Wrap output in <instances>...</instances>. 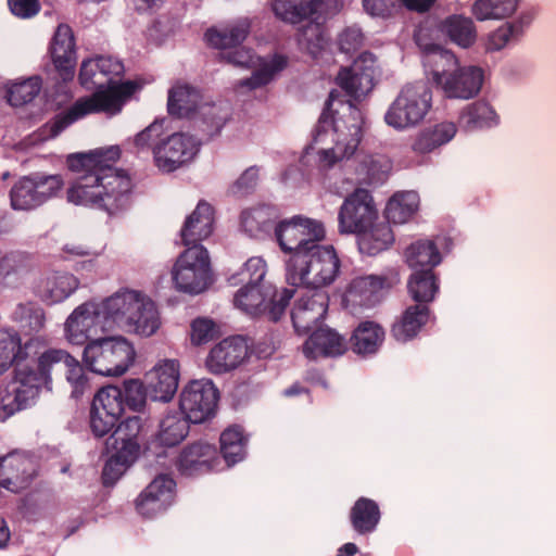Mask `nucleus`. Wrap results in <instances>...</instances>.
I'll list each match as a JSON object with an SVG mask.
<instances>
[{
  "mask_svg": "<svg viewBox=\"0 0 556 556\" xmlns=\"http://www.w3.org/2000/svg\"><path fill=\"white\" fill-rule=\"evenodd\" d=\"M375 55L364 52L355 60L352 67L342 68L337 76V84L346 96L359 99L366 96L374 87Z\"/></svg>",
  "mask_w": 556,
  "mask_h": 556,
  "instance_id": "obj_21",
  "label": "nucleus"
},
{
  "mask_svg": "<svg viewBox=\"0 0 556 556\" xmlns=\"http://www.w3.org/2000/svg\"><path fill=\"white\" fill-rule=\"evenodd\" d=\"M214 323L207 318H198L191 324V341L195 345L206 343L213 339Z\"/></svg>",
  "mask_w": 556,
  "mask_h": 556,
  "instance_id": "obj_63",
  "label": "nucleus"
},
{
  "mask_svg": "<svg viewBox=\"0 0 556 556\" xmlns=\"http://www.w3.org/2000/svg\"><path fill=\"white\" fill-rule=\"evenodd\" d=\"M364 45V35L359 28L348 27L339 37L340 50L346 54H352L359 50Z\"/></svg>",
  "mask_w": 556,
  "mask_h": 556,
  "instance_id": "obj_62",
  "label": "nucleus"
},
{
  "mask_svg": "<svg viewBox=\"0 0 556 556\" xmlns=\"http://www.w3.org/2000/svg\"><path fill=\"white\" fill-rule=\"evenodd\" d=\"M135 349L123 337H106L89 341L84 350V362L101 376H121L135 359Z\"/></svg>",
  "mask_w": 556,
  "mask_h": 556,
  "instance_id": "obj_7",
  "label": "nucleus"
},
{
  "mask_svg": "<svg viewBox=\"0 0 556 556\" xmlns=\"http://www.w3.org/2000/svg\"><path fill=\"white\" fill-rule=\"evenodd\" d=\"M440 30L453 43L462 47H471L477 39V29L470 17L453 14L444 18L440 24Z\"/></svg>",
  "mask_w": 556,
  "mask_h": 556,
  "instance_id": "obj_39",
  "label": "nucleus"
},
{
  "mask_svg": "<svg viewBox=\"0 0 556 556\" xmlns=\"http://www.w3.org/2000/svg\"><path fill=\"white\" fill-rule=\"evenodd\" d=\"M362 112L350 101L344 102L340 91H330L314 136V141L318 142L329 129L333 132L334 146L318 153L321 164L331 167L355 153L362 140Z\"/></svg>",
  "mask_w": 556,
  "mask_h": 556,
  "instance_id": "obj_2",
  "label": "nucleus"
},
{
  "mask_svg": "<svg viewBox=\"0 0 556 556\" xmlns=\"http://www.w3.org/2000/svg\"><path fill=\"white\" fill-rule=\"evenodd\" d=\"M121 154L118 146L70 154L66 165L77 176L67 189V201L100 208L110 215L127 208L134 186L129 175L115 167Z\"/></svg>",
  "mask_w": 556,
  "mask_h": 556,
  "instance_id": "obj_1",
  "label": "nucleus"
},
{
  "mask_svg": "<svg viewBox=\"0 0 556 556\" xmlns=\"http://www.w3.org/2000/svg\"><path fill=\"white\" fill-rule=\"evenodd\" d=\"M286 267V278H306L309 274L314 278H337L340 260L333 247H321L317 242L309 252L290 256Z\"/></svg>",
  "mask_w": 556,
  "mask_h": 556,
  "instance_id": "obj_14",
  "label": "nucleus"
},
{
  "mask_svg": "<svg viewBox=\"0 0 556 556\" xmlns=\"http://www.w3.org/2000/svg\"><path fill=\"white\" fill-rule=\"evenodd\" d=\"M258 180V169L256 166H251L233 184L232 192L235 194L243 195L251 192Z\"/></svg>",
  "mask_w": 556,
  "mask_h": 556,
  "instance_id": "obj_64",
  "label": "nucleus"
},
{
  "mask_svg": "<svg viewBox=\"0 0 556 556\" xmlns=\"http://www.w3.org/2000/svg\"><path fill=\"white\" fill-rule=\"evenodd\" d=\"M144 295L140 291L125 289L101 301L100 306L102 314H104L106 328L125 331L135 313H138Z\"/></svg>",
  "mask_w": 556,
  "mask_h": 556,
  "instance_id": "obj_19",
  "label": "nucleus"
},
{
  "mask_svg": "<svg viewBox=\"0 0 556 556\" xmlns=\"http://www.w3.org/2000/svg\"><path fill=\"white\" fill-rule=\"evenodd\" d=\"M519 0H477L472 13L479 21L505 18L517 9Z\"/></svg>",
  "mask_w": 556,
  "mask_h": 556,
  "instance_id": "obj_52",
  "label": "nucleus"
},
{
  "mask_svg": "<svg viewBox=\"0 0 556 556\" xmlns=\"http://www.w3.org/2000/svg\"><path fill=\"white\" fill-rule=\"evenodd\" d=\"M34 340L29 339L24 345L16 332L1 329L0 330V374L7 371L12 365L15 366L14 381L8 387V395H1V403L5 410L10 414L28 406L22 404L16 399L17 390L25 388L23 378L30 372L37 370L29 369L24 362L28 357V351L33 346Z\"/></svg>",
  "mask_w": 556,
  "mask_h": 556,
  "instance_id": "obj_8",
  "label": "nucleus"
},
{
  "mask_svg": "<svg viewBox=\"0 0 556 556\" xmlns=\"http://www.w3.org/2000/svg\"><path fill=\"white\" fill-rule=\"evenodd\" d=\"M144 379L150 400L168 402L178 388L179 364L173 359L161 361L146 374Z\"/></svg>",
  "mask_w": 556,
  "mask_h": 556,
  "instance_id": "obj_23",
  "label": "nucleus"
},
{
  "mask_svg": "<svg viewBox=\"0 0 556 556\" xmlns=\"http://www.w3.org/2000/svg\"><path fill=\"white\" fill-rule=\"evenodd\" d=\"M64 186L61 175L35 173L20 178L11 188L10 200L14 210L36 208L53 198Z\"/></svg>",
  "mask_w": 556,
  "mask_h": 556,
  "instance_id": "obj_13",
  "label": "nucleus"
},
{
  "mask_svg": "<svg viewBox=\"0 0 556 556\" xmlns=\"http://www.w3.org/2000/svg\"><path fill=\"white\" fill-rule=\"evenodd\" d=\"M218 391L210 379L190 381L181 391L179 406L185 417L200 424L215 413Z\"/></svg>",
  "mask_w": 556,
  "mask_h": 556,
  "instance_id": "obj_15",
  "label": "nucleus"
},
{
  "mask_svg": "<svg viewBox=\"0 0 556 556\" xmlns=\"http://www.w3.org/2000/svg\"><path fill=\"white\" fill-rule=\"evenodd\" d=\"M361 169L369 185H380L388 178L391 162L384 155H366L361 162Z\"/></svg>",
  "mask_w": 556,
  "mask_h": 556,
  "instance_id": "obj_56",
  "label": "nucleus"
},
{
  "mask_svg": "<svg viewBox=\"0 0 556 556\" xmlns=\"http://www.w3.org/2000/svg\"><path fill=\"white\" fill-rule=\"evenodd\" d=\"M380 520L377 503L367 497H361L351 510V522L354 530L361 534L371 532Z\"/></svg>",
  "mask_w": 556,
  "mask_h": 556,
  "instance_id": "obj_44",
  "label": "nucleus"
},
{
  "mask_svg": "<svg viewBox=\"0 0 556 556\" xmlns=\"http://www.w3.org/2000/svg\"><path fill=\"white\" fill-rule=\"evenodd\" d=\"M143 424L139 416L128 417L121 422L112 434L114 445L126 450L130 456H138L139 442L138 438L142 431Z\"/></svg>",
  "mask_w": 556,
  "mask_h": 556,
  "instance_id": "obj_45",
  "label": "nucleus"
},
{
  "mask_svg": "<svg viewBox=\"0 0 556 556\" xmlns=\"http://www.w3.org/2000/svg\"><path fill=\"white\" fill-rule=\"evenodd\" d=\"M164 121L155 119L152 124L138 132L134 138V144L138 151L152 150L154 154V147L165 138Z\"/></svg>",
  "mask_w": 556,
  "mask_h": 556,
  "instance_id": "obj_59",
  "label": "nucleus"
},
{
  "mask_svg": "<svg viewBox=\"0 0 556 556\" xmlns=\"http://www.w3.org/2000/svg\"><path fill=\"white\" fill-rule=\"evenodd\" d=\"M344 351L343 338L329 328L316 329L303 345L304 355L311 359L320 356H338L343 354Z\"/></svg>",
  "mask_w": 556,
  "mask_h": 556,
  "instance_id": "obj_33",
  "label": "nucleus"
},
{
  "mask_svg": "<svg viewBox=\"0 0 556 556\" xmlns=\"http://www.w3.org/2000/svg\"><path fill=\"white\" fill-rule=\"evenodd\" d=\"M124 71V64L119 60L112 56H97L81 63L78 79L85 87L89 84L98 87L104 84L108 87L117 86L113 78L123 75Z\"/></svg>",
  "mask_w": 556,
  "mask_h": 556,
  "instance_id": "obj_28",
  "label": "nucleus"
},
{
  "mask_svg": "<svg viewBox=\"0 0 556 556\" xmlns=\"http://www.w3.org/2000/svg\"><path fill=\"white\" fill-rule=\"evenodd\" d=\"M500 117L485 101H475L466 105L458 117L459 126L468 131L491 128L498 124Z\"/></svg>",
  "mask_w": 556,
  "mask_h": 556,
  "instance_id": "obj_38",
  "label": "nucleus"
},
{
  "mask_svg": "<svg viewBox=\"0 0 556 556\" xmlns=\"http://www.w3.org/2000/svg\"><path fill=\"white\" fill-rule=\"evenodd\" d=\"M407 265L414 270L409 278H435L433 269L442 256L438 247L430 240H418L405 251Z\"/></svg>",
  "mask_w": 556,
  "mask_h": 556,
  "instance_id": "obj_29",
  "label": "nucleus"
},
{
  "mask_svg": "<svg viewBox=\"0 0 556 556\" xmlns=\"http://www.w3.org/2000/svg\"><path fill=\"white\" fill-rule=\"evenodd\" d=\"M408 293L418 303L431 302L439 291L437 280H408Z\"/></svg>",
  "mask_w": 556,
  "mask_h": 556,
  "instance_id": "obj_60",
  "label": "nucleus"
},
{
  "mask_svg": "<svg viewBox=\"0 0 556 556\" xmlns=\"http://www.w3.org/2000/svg\"><path fill=\"white\" fill-rule=\"evenodd\" d=\"M174 489L175 481L168 475L157 476L137 498L138 513L152 518L164 511L173 503Z\"/></svg>",
  "mask_w": 556,
  "mask_h": 556,
  "instance_id": "obj_24",
  "label": "nucleus"
},
{
  "mask_svg": "<svg viewBox=\"0 0 556 556\" xmlns=\"http://www.w3.org/2000/svg\"><path fill=\"white\" fill-rule=\"evenodd\" d=\"M390 288L389 280H352L343 296L348 305L372 306L384 295Z\"/></svg>",
  "mask_w": 556,
  "mask_h": 556,
  "instance_id": "obj_35",
  "label": "nucleus"
},
{
  "mask_svg": "<svg viewBox=\"0 0 556 556\" xmlns=\"http://www.w3.org/2000/svg\"><path fill=\"white\" fill-rule=\"evenodd\" d=\"M245 444L247 438L239 426H231L220 434V452L228 466L244 458Z\"/></svg>",
  "mask_w": 556,
  "mask_h": 556,
  "instance_id": "obj_47",
  "label": "nucleus"
},
{
  "mask_svg": "<svg viewBox=\"0 0 556 556\" xmlns=\"http://www.w3.org/2000/svg\"><path fill=\"white\" fill-rule=\"evenodd\" d=\"M138 89L139 85L132 80L99 88L92 94L77 99L66 111L58 114L51 126V132L56 136L76 121L90 114L118 113L124 102Z\"/></svg>",
  "mask_w": 556,
  "mask_h": 556,
  "instance_id": "obj_5",
  "label": "nucleus"
},
{
  "mask_svg": "<svg viewBox=\"0 0 556 556\" xmlns=\"http://www.w3.org/2000/svg\"><path fill=\"white\" fill-rule=\"evenodd\" d=\"M293 295L294 286L278 288L270 280H250L237 291L233 304L248 315H264L277 321Z\"/></svg>",
  "mask_w": 556,
  "mask_h": 556,
  "instance_id": "obj_6",
  "label": "nucleus"
},
{
  "mask_svg": "<svg viewBox=\"0 0 556 556\" xmlns=\"http://www.w3.org/2000/svg\"><path fill=\"white\" fill-rule=\"evenodd\" d=\"M456 131L457 128L454 123H440L433 128L425 129L419 132L412 144V149L416 153H429L452 140Z\"/></svg>",
  "mask_w": 556,
  "mask_h": 556,
  "instance_id": "obj_42",
  "label": "nucleus"
},
{
  "mask_svg": "<svg viewBox=\"0 0 556 556\" xmlns=\"http://www.w3.org/2000/svg\"><path fill=\"white\" fill-rule=\"evenodd\" d=\"M529 16H521L518 21L505 23L493 31L488 41V49L498 51L510 42H517L523 35L525 28L530 24Z\"/></svg>",
  "mask_w": 556,
  "mask_h": 556,
  "instance_id": "obj_51",
  "label": "nucleus"
},
{
  "mask_svg": "<svg viewBox=\"0 0 556 556\" xmlns=\"http://www.w3.org/2000/svg\"><path fill=\"white\" fill-rule=\"evenodd\" d=\"M341 5V0H275L273 10L280 20L298 24L306 18L318 20L321 15L333 14Z\"/></svg>",
  "mask_w": 556,
  "mask_h": 556,
  "instance_id": "obj_20",
  "label": "nucleus"
},
{
  "mask_svg": "<svg viewBox=\"0 0 556 556\" xmlns=\"http://www.w3.org/2000/svg\"><path fill=\"white\" fill-rule=\"evenodd\" d=\"M250 33V23L245 20L239 21L220 30L210 28L205 33V38L210 46L226 51L238 46L247 39Z\"/></svg>",
  "mask_w": 556,
  "mask_h": 556,
  "instance_id": "obj_40",
  "label": "nucleus"
},
{
  "mask_svg": "<svg viewBox=\"0 0 556 556\" xmlns=\"http://www.w3.org/2000/svg\"><path fill=\"white\" fill-rule=\"evenodd\" d=\"M118 417L108 412H100V409H90V427L96 437H104L110 433L118 421Z\"/></svg>",
  "mask_w": 556,
  "mask_h": 556,
  "instance_id": "obj_61",
  "label": "nucleus"
},
{
  "mask_svg": "<svg viewBox=\"0 0 556 556\" xmlns=\"http://www.w3.org/2000/svg\"><path fill=\"white\" fill-rule=\"evenodd\" d=\"M189 422L185 416L179 414L167 415L160 424L159 442L166 446L177 445L187 437Z\"/></svg>",
  "mask_w": 556,
  "mask_h": 556,
  "instance_id": "obj_50",
  "label": "nucleus"
},
{
  "mask_svg": "<svg viewBox=\"0 0 556 556\" xmlns=\"http://www.w3.org/2000/svg\"><path fill=\"white\" fill-rule=\"evenodd\" d=\"M426 53L428 62L434 66L433 80L442 87L446 97L470 99L479 93L484 79L480 67H460L455 54L439 45L427 46Z\"/></svg>",
  "mask_w": 556,
  "mask_h": 556,
  "instance_id": "obj_4",
  "label": "nucleus"
},
{
  "mask_svg": "<svg viewBox=\"0 0 556 556\" xmlns=\"http://www.w3.org/2000/svg\"><path fill=\"white\" fill-rule=\"evenodd\" d=\"M275 237L280 249L292 256L314 249L325 238V228L319 220L295 215L276 225Z\"/></svg>",
  "mask_w": 556,
  "mask_h": 556,
  "instance_id": "obj_11",
  "label": "nucleus"
},
{
  "mask_svg": "<svg viewBox=\"0 0 556 556\" xmlns=\"http://www.w3.org/2000/svg\"><path fill=\"white\" fill-rule=\"evenodd\" d=\"M214 222L213 206L204 200L199 201L180 230L182 244L190 245L207 239L214 230Z\"/></svg>",
  "mask_w": 556,
  "mask_h": 556,
  "instance_id": "obj_31",
  "label": "nucleus"
},
{
  "mask_svg": "<svg viewBox=\"0 0 556 556\" xmlns=\"http://www.w3.org/2000/svg\"><path fill=\"white\" fill-rule=\"evenodd\" d=\"M119 388L123 391L125 406L135 412H139L144 407L146 401L149 397L147 384H143L139 379H128Z\"/></svg>",
  "mask_w": 556,
  "mask_h": 556,
  "instance_id": "obj_58",
  "label": "nucleus"
},
{
  "mask_svg": "<svg viewBox=\"0 0 556 556\" xmlns=\"http://www.w3.org/2000/svg\"><path fill=\"white\" fill-rule=\"evenodd\" d=\"M91 406L119 418L125 409L122 389L116 386L101 388L96 393Z\"/></svg>",
  "mask_w": 556,
  "mask_h": 556,
  "instance_id": "obj_53",
  "label": "nucleus"
},
{
  "mask_svg": "<svg viewBox=\"0 0 556 556\" xmlns=\"http://www.w3.org/2000/svg\"><path fill=\"white\" fill-rule=\"evenodd\" d=\"M432 104V91L425 81L404 86L389 106L384 121L397 130L414 127L421 123Z\"/></svg>",
  "mask_w": 556,
  "mask_h": 556,
  "instance_id": "obj_9",
  "label": "nucleus"
},
{
  "mask_svg": "<svg viewBox=\"0 0 556 556\" xmlns=\"http://www.w3.org/2000/svg\"><path fill=\"white\" fill-rule=\"evenodd\" d=\"M78 289V280H39L37 295L48 305L61 303Z\"/></svg>",
  "mask_w": 556,
  "mask_h": 556,
  "instance_id": "obj_49",
  "label": "nucleus"
},
{
  "mask_svg": "<svg viewBox=\"0 0 556 556\" xmlns=\"http://www.w3.org/2000/svg\"><path fill=\"white\" fill-rule=\"evenodd\" d=\"M115 448L116 453L106 460L103 467L102 480L104 485L114 484L137 458V456H130L126 450L116 445Z\"/></svg>",
  "mask_w": 556,
  "mask_h": 556,
  "instance_id": "obj_55",
  "label": "nucleus"
},
{
  "mask_svg": "<svg viewBox=\"0 0 556 556\" xmlns=\"http://www.w3.org/2000/svg\"><path fill=\"white\" fill-rule=\"evenodd\" d=\"M384 339L383 329L371 321L362 323L352 337L353 350L357 354H372Z\"/></svg>",
  "mask_w": 556,
  "mask_h": 556,
  "instance_id": "obj_46",
  "label": "nucleus"
},
{
  "mask_svg": "<svg viewBox=\"0 0 556 556\" xmlns=\"http://www.w3.org/2000/svg\"><path fill=\"white\" fill-rule=\"evenodd\" d=\"M429 314V308L426 305L408 306L402 318L393 325V337L400 342L413 339L428 321Z\"/></svg>",
  "mask_w": 556,
  "mask_h": 556,
  "instance_id": "obj_41",
  "label": "nucleus"
},
{
  "mask_svg": "<svg viewBox=\"0 0 556 556\" xmlns=\"http://www.w3.org/2000/svg\"><path fill=\"white\" fill-rule=\"evenodd\" d=\"M52 62L63 80L74 77L76 65L75 39L72 28L66 24L56 27L50 45Z\"/></svg>",
  "mask_w": 556,
  "mask_h": 556,
  "instance_id": "obj_26",
  "label": "nucleus"
},
{
  "mask_svg": "<svg viewBox=\"0 0 556 556\" xmlns=\"http://www.w3.org/2000/svg\"><path fill=\"white\" fill-rule=\"evenodd\" d=\"M217 451L213 444L199 441L186 446L177 459L178 470L186 476L214 469Z\"/></svg>",
  "mask_w": 556,
  "mask_h": 556,
  "instance_id": "obj_30",
  "label": "nucleus"
},
{
  "mask_svg": "<svg viewBox=\"0 0 556 556\" xmlns=\"http://www.w3.org/2000/svg\"><path fill=\"white\" fill-rule=\"evenodd\" d=\"M332 280H320L319 285L311 282L302 283L294 288V294L299 295L292 309L291 317L295 331L304 334L317 327L328 309L329 298L324 291Z\"/></svg>",
  "mask_w": 556,
  "mask_h": 556,
  "instance_id": "obj_12",
  "label": "nucleus"
},
{
  "mask_svg": "<svg viewBox=\"0 0 556 556\" xmlns=\"http://www.w3.org/2000/svg\"><path fill=\"white\" fill-rule=\"evenodd\" d=\"M187 247L173 266L172 278H212L208 251L200 242Z\"/></svg>",
  "mask_w": 556,
  "mask_h": 556,
  "instance_id": "obj_27",
  "label": "nucleus"
},
{
  "mask_svg": "<svg viewBox=\"0 0 556 556\" xmlns=\"http://www.w3.org/2000/svg\"><path fill=\"white\" fill-rule=\"evenodd\" d=\"M277 210L270 205H258L241 213V227L251 238L264 239L275 230Z\"/></svg>",
  "mask_w": 556,
  "mask_h": 556,
  "instance_id": "obj_34",
  "label": "nucleus"
},
{
  "mask_svg": "<svg viewBox=\"0 0 556 556\" xmlns=\"http://www.w3.org/2000/svg\"><path fill=\"white\" fill-rule=\"evenodd\" d=\"M200 91L185 83L175 84L168 91V113L177 117H188L194 114L199 108Z\"/></svg>",
  "mask_w": 556,
  "mask_h": 556,
  "instance_id": "obj_37",
  "label": "nucleus"
},
{
  "mask_svg": "<svg viewBox=\"0 0 556 556\" xmlns=\"http://www.w3.org/2000/svg\"><path fill=\"white\" fill-rule=\"evenodd\" d=\"M36 473L34 459L13 452L0 458V485L17 493L26 489Z\"/></svg>",
  "mask_w": 556,
  "mask_h": 556,
  "instance_id": "obj_22",
  "label": "nucleus"
},
{
  "mask_svg": "<svg viewBox=\"0 0 556 556\" xmlns=\"http://www.w3.org/2000/svg\"><path fill=\"white\" fill-rule=\"evenodd\" d=\"M419 197L415 191L396 192L387 203L384 215L388 223L404 224L417 212Z\"/></svg>",
  "mask_w": 556,
  "mask_h": 556,
  "instance_id": "obj_43",
  "label": "nucleus"
},
{
  "mask_svg": "<svg viewBox=\"0 0 556 556\" xmlns=\"http://www.w3.org/2000/svg\"><path fill=\"white\" fill-rule=\"evenodd\" d=\"M59 364L65 367L72 397H80L90 388L84 366L74 356L62 349H49L38 357L37 372H30L23 378V386L26 388L17 390L16 399L20 403L29 405L38 396L40 388L51 382V369Z\"/></svg>",
  "mask_w": 556,
  "mask_h": 556,
  "instance_id": "obj_3",
  "label": "nucleus"
},
{
  "mask_svg": "<svg viewBox=\"0 0 556 556\" xmlns=\"http://www.w3.org/2000/svg\"><path fill=\"white\" fill-rule=\"evenodd\" d=\"M161 326L162 319L159 308L154 301L146 294L139 305L138 313H135L125 332L149 338L155 334Z\"/></svg>",
  "mask_w": 556,
  "mask_h": 556,
  "instance_id": "obj_36",
  "label": "nucleus"
},
{
  "mask_svg": "<svg viewBox=\"0 0 556 556\" xmlns=\"http://www.w3.org/2000/svg\"><path fill=\"white\" fill-rule=\"evenodd\" d=\"M377 218V210L369 191L356 189L340 207L338 220L342 233L366 232Z\"/></svg>",
  "mask_w": 556,
  "mask_h": 556,
  "instance_id": "obj_16",
  "label": "nucleus"
},
{
  "mask_svg": "<svg viewBox=\"0 0 556 556\" xmlns=\"http://www.w3.org/2000/svg\"><path fill=\"white\" fill-rule=\"evenodd\" d=\"M65 338L71 344L83 345L102 331H110L104 324L100 303L85 302L77 306L64 324Z\"/></svg>",
  "mask_w": 556,
  "mask_h": 556,
  "instance_id": "obj_18",
  "label": "nucleus"
},
{
  "mask_svg": "<svg viewBox=\"0 0 556 556\" xmlns=\"http://www.w3.org/2000/svg\"><path fill=\"white\" fill-rule=\"evenodd\" d=\"M13 317L28 333L39 331L45 325L43 309L34 303L20 304L13 313Z\"/></svg>",
  "mask_w": 556,
  "mask_h": 556,
  "instance_id": "obj_57",
  "label": "nucleus"
},
{
  "mask_svg": "<svg viewBox=\"0 0 556 556\" xmlns=\"http://www.w3.org/2000/svg\"><path fill=\"white\" fill-rule=\"evenodd\" d=\"M41 89L39 77H30L21 83L12 84L7 91L8 102L12 106H22L33 101Z\"/></svg>",
  "mask_w": 556,
  "mask_h": 556,
  "instance_id": "obj_54",
  "label": "nucleus"
},
{
  "mask_svg": "<svg viewBox=\"0 0 556 556\" xmlns=\"http://www.w3.org/2000/svg\"><path fill=\"white\" fill-rule=\"evenodd\" d=\"M229 117L230 109L226 103H205L199 106L194 113V126L202 134V138L198 141H207L219 135Z\"/></svg>",
  "mask_w": 556,
  "mask_h": 556,
  "instance_id": "obj_32",
  "label": "nucleus"
},
{
  "mask_svg": "<svg viewBox=\"0 0 556 556\" xmlns=\"http://www.w3.org/2000/svg\"><path fill=\"white\" fill-rule=\"evenodd\" d=\"M200 141L185 132L166 135L154 147V162L164 173H172L192 161L199 152Z\"/></svg>",
  "mask_w": 556,
  "mask_h": 556,
  "instance_id": "obj_17",
  "label": "nucleus"
},
{
  "mask_svg": "<svg viewBox=\"0 0 556 556\" xmlns=\"http://www.w3.org/2000/svg\"><path fill=\"white\" fill-rule=\"evenodd\" d=\"M359 235V250L369 255H375L388 249L394 241V235L389 224H379L370 227Z\"/></svg>",
  "mask_w": 556,
  "mask_h": 556,
  "instance_id": "obj_48",
  "label": "nucleus"
},
{
  "mask_svg": "<svg viewBox=\"0 0 556 556\" xmlns=\"http://www.w3.org/2000/svg\"><path fill=\"white\" fill-rule=\"evenodd\" d=\"M219 58L235 66L247 68L257 66L251 77L237 83L238 88H247L249 90L268 85L288 64V59L282 54H274L270 60H263L256 56L251 49L241 46L220 51Z\"/></svg>",
  "mask_w": 556,
  "mask_h": 556,
  "instance_id": "obj_10",
  "label": "nucleus"
},
{
  "mask_svg": "<svg viewBox=\"0 0 556 556\" xmlns=\"http://www.w3.org/2000/svg\"><path fill=\"white\" fill-rule=\"evenodd\" d=\"M248 356V344L242 337L226 338L210 351L206 367L212 374H224L237 368Z\"/></svg>",
  "mask_w": 556,
  "mask_h": 556,
  "instance_id": "obj_25",
  "label": "nucleus"
}]
</instances>
